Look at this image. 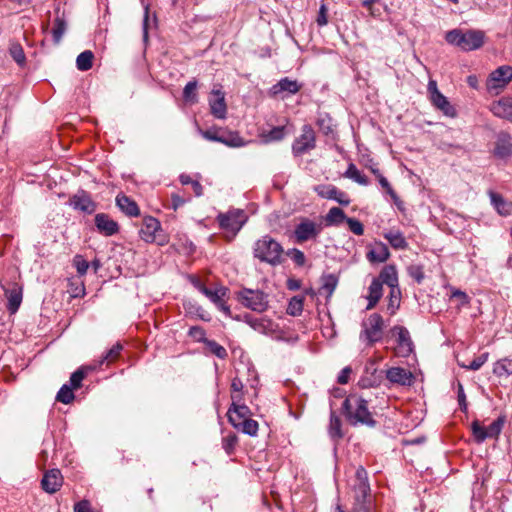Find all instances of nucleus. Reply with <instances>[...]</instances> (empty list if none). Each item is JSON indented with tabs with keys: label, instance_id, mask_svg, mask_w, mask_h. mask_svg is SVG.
<instances>
[{
	"label": "nucleus",
	"instance_id": "obj_1",
	"mask_svg": "<svg viewBox=\"0 0 512 512\" xmlns=\"http://www.w3.org/2000/svg\"><path fill=\"white\" fill-rule=\"evenodd\" d=\"M351 494L354 499L351 512H375L371 501L368 474L362 466L356 469L351 484ZM338 512L343 511L339 510Z\"/></svg>",
	"mask_w": 512,
	"mask_h": 512
},
{
	"label": "nucleus",
	"instance_id": "obj_2",
	"mask_svg": "<svg viewBox=\"0 0 512 512\" xmlns=\"http://www.w3.org/2000/svg\"><path fill=\"white\" fill-rule=\"evenodd\" d=\"M253 253L255 258L272 266L279 265L284 260L282 245L269 235H265L255 242Z\"/></svg>",
	"mask_w": 512,
	"mask_h": 512
},
{
	"label": "nucleus",
	"instance_id": "obj_3",
	"mask_svg": "<svg viewBox=\"0 0 512 512\" xmlns=\"http://www.w3.org/2000/svg\"><path fill=\"white\" fill-rule=\"evenodd\" d=\"M343 409L348 421L356 425L358 423L374 427L376 422L367 407V401L360 396L351 395L343 402Z\"/></svg>",
	"mask_w": 512,
	"mask_h": 512
},
{
	"label": "nucleus",
	"instance_id": "obj_4",
	"mask_svg": "<svg viewBox=\"0 0 512 512\" xmlns=\"http://www.w3.org/2000/svg\"><path fill=\"white\" fill-rule=\"evenodd\" d=\"M445 39L449 44L455 45L463 51H473L483 46L485 33L481 30L453 29L446 33Z\"/></svg>",
	"mask_w": 512,
	"mask_h": 512
},
{
	"label": "nucleus",
	"instance_id": "obj_5",
	"mask_svg": "<svg viewBox=\"0 0 512 512\" xmlns=\"http://www.w3.org/2000/svg\"><path fill=\"white\" fill-rule=\"evenodd\" d=\"M384 319L378 313H372L361 323L359 340L367 347H372L382 340L384 333Z\"/></svg>",
	"mask_w": 512,
	"mask_h": 512
},
{
	"label": "nucleus",
	"instance_id": "obj_6",
	"mask_svg": "<svg viewBox=\"0 0 512 512\" xmlns=\"http://www.w3.org/2000/svg\"><path fill=\"white\" fill-rule=\"evenodd\" d=\"M236 298L241 305L255 312L262 313L268 308L267 295L261 290L243 288L236 293Z\"/></svg>",
	"mask_w": 512,
	"mask_h": 512
},
{
	"label": "nucleus",
	"instance_id": "obj_7",
	"mask_svg": "<svg viewBox=\"0 0 512 512\" xmlns=\"http://www.w3.org/2000/svg\"><path fill=\"white\" fill-rule=\"evenodd\" d=\"M139 236L146 243H157L158 245L167 243L166 237L162 234L160 222L152 216L144 217Z\"/></svg>",
	"mask_w": 512,
	"mask_h": 512
},
{
	"label": "nucleus",
	"instance_id": "obj_8",
	"mask_svg": "<svg viewBox=\"0 0 512 512\" xmlns=\"http://www.w3.org/2000/svg\"><path fill=\"white\" fill-rule=\"evenodd\" d=\"M505 424V417L500 416L494 420L488 427H483L479 421L475 420L471 424V430L474 439L477 443H482L487 438H498L503 426Z\"/></svg>",
	"mask_w": 512,
	"mask_h": 512
},
{
	"label": "nucleus",
	"instance_id": "obj_9",
	"mask_svg": "<svg viewBox=\"0 0 512 512\" xmlns=\"http://www.w3.org/2000/svg\"><path fill=\"white\" fill-rule=\"evenodd\" d=\"M427 91L429 94V99L432 105L441 111L445 116L455 117L457 115L456 109L449 102L446 96H444L437 87V82L435 80H430L428 82Z\"/></svg>",
	"mask_w": 512,
	"mask_h": 512
},
{
	"label": "nucleus",
	"instance_id": "obj_10",
	"mask_svg": "<svg viewBox=\"0 0 512 512\" xmlns=\"http://www.w3.org/2000/svg\"><path fill=\"white\" fill-rule=\"evenodd\" d=\"M512 81V66L503 65L492 71L486 81L489 91L499 93Z\"/></svg>",
	"mask_w": 512,
	"mask_h": 512
},
{
	"label": "nucleus",
	"instance_id": "obj_11",
	"mask_svg": "<svg viewBox=\"0 0 512 512\" xmlns=\"http://www.w3.org/2000/svg\"><path fill=\"white\" fill-rule=\"evenodd\" d=\"M322 223L314 222L309 218H301L300 222L295 226L294 236L297 243H303L308 240L316 239L321 233Z\"/></svg>",
	"mask_w": 512,
	"mask_h": 512
},
{
	"label": "nucleus",
	"instance_id": "obj_12",
	"mask_svg": "<svg viewBox=\"0 0 512 512\" xmlns=\"http://www.w3.org/2000/svg\"><path fill=\"white\" fill-rule=\"evenodd\" d=\"M391 333L396 337L395 355L398 357H408L414 348L409 331L403 326H394L391 329Z\"/></svg>",
	"mask_w": 512,
	"mask_h": 512
},
{
	"label": "nucleus",
	"instance_id": "obj_13",
	"mask_svg": "<svg viewBox=\"0 0 512 512\" xmlns=\"http://www.w3.org/2000/svg\"><path fill=\"white\" fill-rule=\"evenodd\" d=\"M316 147V134L310 125L302 127V133L292 145L294 155L300 156Z\"/></svg>",
	"mask_w": 512,
	"mask_h": 512
},
{
	"label": "nucleus",
	"instance_id": "obj_14",
	"mask_svg": "<svg viewBox=\"0 0 512 512\" xmlns=\"http://www.w3.org/2000/svg\"><path fill=\"white\" fill-rule=\"evenodd\" d=\"M385 376L390 384L399 386H411L415 380L410 370L398 366L388 368L385 371Z\"/></svg>",
	"mask_w": 512,
	"mask_h": 512
},
{
	"label": "nucleus",
	"instance_id": "obj_15",
	"mask_svg": "<svg viewBox=\"0 0 512 512\" xmlns=\"http://www.w3.org/2000/svg\"><path fill=\"white\" fill-rule=\"evenodd\" d=\"M220 227L235 235L243 226L245 217L242 211H230L218 216Z\"/></svg>",
	"mask_w": 512,
	"mask_h": 512
},
{
	"label": "nucleus",
	"instance_id": "obj_16",
	"mask_svg": "<svg viewBox=\"0 0 512 512\" xmlns=\"http://www.w3.org/2000/svg\"><path fill=\"white\" fill-rule=\"evenodd\" d=\"M314 191L321 198L335 200L343 206H348L351 202L348 195L345 192L338 190L334 185L320 184L314 187Z\"/></svg>",
	"mask_w": 512,
	"mask_h": 512
},
{
	"label": "nucleus",
	"instance_id": "obj_17",
	"mask_svg": "<svg viewBox=\"0 0 512 512\" xmlns=\"http://www.w3.org/2000/svg\"><path fill=\"white\" fill-rule=\"evenodd\" d=\"M63 476L59 469H50L46 471L41 480L42 489L49 493H56L63 485Z\"/></svg>",
	"mask_w": 512,
	"mask_h": 512
},
{
	"label": "nucleus",
	"instance_id": "obj_18",
	"mask_svg": "<svg viewBox=\"0 0 512 512\" xmlns=\"http://www.w3.org/2000/svg\"><path fill=\"white\" fill-rule=\"evenodd\" d=\"M94 221L98 232L105 236H112L119 232L118 223L108 214L98 213L95 215Z\"/></svg>",
	"mask_w": 512,
	"mask_h": 512
},
{
	"label": "nucleus",
	"instance_id": "obj_19",
	"mask_svg": "<svg viewBox=\"0 0 512 512\" xmlns=\"http://www.w3.org/2000/svg\"><path fill=\"white\" fill-rule=\"evenodd\" d=\"M236 402L237 401H233L232 406L227 412V417L233 427L239 429L240 422L249 418L250 409L246 405H239Z\"/></svg>",
	"mask_w": 512,
	"mask_h": 512
},
{
	"label": "nucleus",
	"instance_id": "obj_20",
	"mask_svg": "<svg viewBox=\"0 0 512 512\" xmlns=\"http://www.w3.org/2000/svg\"><path fill=\"white\" fill-rule=\"evenodd\" d=\"M212 94L213 98L209 100L210 111L214 117L223 119L227 113L224 93H222L220 90H214Z\"/></svg>",
	"mask_w": 512,
	"mask_h": 512
},
{
	"label": "nucleus",
	"instance_id": "obj_21",
	"mask_svg": "<svg viewBox=\"0 0 512 512\" xmlns=\"http://www.w3.org/2000/svg\"><path fill=\"white\" fill-rule=\"evenodd\" d=\"M71 205L74 209L80 210L87 214H92L96 210V203L91 197L85 193L80 192L71 198Z\"/></svg>",
	"mask_w": 512,
	"mask_h": 512
},
{
	"label": "nucleus",
	"instance_id": "obj_22",
	"mask_svg": "<svg viewBox=\"0 0 512 512\" xmlns=\"http://www.w3.org/2000/svg\"><path fill=\"white\" fill-rule=\"evenodd\" d=\"M375 360H371V367H366L363 376L359 379V387L366 389L379 386L381 383V376L378 374L377 368L373 367Z\"/></svg>",
	"mask_w": 512,
	"mask_h": 512
},
{
	"label": "nucleus",
	"instance_id": "obj_23",
	"mask_svg": "<svg viewBox=\"0 0 512 512\" xmlns=\"http://www.w3.org/2000/svg\"><path fill=\"white\" fill-rule=\"evenodd\" d=\"M488 195L490 197L491 204L499 215L506 217L512 214L511 201L506 200L501 194L494 191H489Z\"/></svg>",
	"mask_w": 512,
	"mask_h": 512
},
{
	"label": "nucleus",
	"instance_id": "obj_24",
	"mask_svg": "<svg viewBox=\"0 0 512 512\" xmlns=\"http://www.w3.org/2000/svg\"><path fill=\"white\" fill-rule=\"evenodd\" d=\"M116 205L129 217H137L140 215V209L137 203L125 194L117 195Z\"/></svg>",
	"mask_w": 512,
	"mask_h": 512
},
{
	"label": "nucleus",
	"instance_id": "obj_25",
	"mask_svg": "<svg viewBox=\"0 0 512 512\" xmlns=\"http://www.w3.org/2000/svg\"><path fill=\"white\" fill-rule=\"evenodd\" d=\"M5 296L8 300L7 309L14 314L19 309L22 302V289L17 284L5 290Z\"/></svg>",
	"mask_w": 512,
	"mask_h": 512
},
{
	"label": "nucleus",
	"instance_id": "obj_26",
	"mask_svg": "<svg viewBox=\"0 0 512 512\" xmlns=\"http://www.w3.org/2000/svg\"><path fill=\"white\" fill-rule=\"evenodd\" d=\"M491 112L497 117L512 121V98H502L492 103Z\"/></svg>",
	"mask_w": 512,
	"mask_h": 512
},
{
	"label": "nucleus",
	"instance_id": "obj_27",
	"mask_svg": "<svg viewBox=\"0 0 512 512\" xmlns=\"http://www.w3.org/2000/svg\"><path fill=\"white\" fill-rule=\"evenodd\" d=\"M389 256V249L387 245L382 242H376L367 253V259L372 263H383Z\"/></svg>",
	"mask_w": 512,
	"mask_h": 512
},
{
	"label": "nucleus",
	"instance_id": "obj_28",
	"mask_svg": "<svg viewBox=\"0 0 512 512\" xmlns=\"http://www.w3.org/2000/svg\"><path fill=\"white\" fill-rule=\"evenodd\" d=\"M494 153L500 158H506L512 153L511 138L507 133L501 132L497 136Z\"/></svg>",
	"mask_w": 512,
	"mask_h": 512
},
{
	"label": "nucleus",
	"instance_id": "obj_29",
	"mask_svg": "<svg viewBox=\"0 0 512 512\" xmlns=\"http://www.w3.org/2000/svg\"><path fill=\"white\" fill-rule=\"evenodd\" d=\"M300 89L301 85L296 80L285 77L272 87V93L274 95H278L281 92L296 94Z\"/></svg>",
	"mask_w": 512,
	"mask_h": 512
},
{
	"label": "nucleus",
	"instance_id": "obj_30",
	"mask_svg": "<svg viewBox=\"0 0 512 512\" xmlns=\"http://www.w3.org/2000/svg\"><path fill=\"white\" fill-rule=\"evenodd\" d=\"M195 287L203 293L211 302L215 305L220 302V300L226 295L227 289L224 287H219L215 290H212L205 285H203L200 281L194 282Z\"/></svg>",
	"mask_w": 512,
	"mask_h": 512
},
{
	"label": "nucleus",
	"instance_id": "obj_31",
	"mask_svg": "<svg viewBox=\"0 0 512 512\" xmlns=\"http://www.w3.org/2000/svg\"><path fill=\"white\" fill-rule=\"evenodd\" d=\"M377 279L380 280L381 284H387L391 289L398 288L397 271L392 265L385 266Z\"/></svg>",
	"mask_w": 512,
	"mask_h": 512
},
{
	"label": "nucleus",
	"instance_id": "obj_32",
	"mask_svg": "<svg viewBox=\"0 0 512 512\" xmlns=\"http://www.w3.org/2000/svg\"><path fill=\"white\" fill-rule=\"evenodd\" d=\"M381 297H382V284H381L380 280L375 278L372 280V282L369 286V295L367 297L369 302L367 305V309L368 310L373 309Z\"/></svg>",
	"mask_w": 512,
	"mask_h": 512
},
{
	"label": "nucleus",
	"instance_id": "obj_33",
	"mask_svg": "<svg viewBox=\"0 0 512 512\" xmlns=\"http://www.w3.org/2000/svg\"><path fill=\"white\" fill-rule=\"evenodd\" d=\"M384 237L394 249L404 250L408 248V243L404 235L399 231L391 230L385 233Z\"/></svg>",
	"mask_w": 512,
	"mask_h": 512
},
{
	"label": "nucleus",
	"instance_id": "obj_34",
	"mask_svg": "<svg viewBox=\"0 0 512 512\" xmlns=\"http://www.w3.org/2000/svg\"><path fill=\"white\" fill-rule=\"evenodd\" d=\"M346 219L344 211L339 207H332L325 216L327 226L339 225L343 221H346Z\"/></svg>",
	"mask_w": 512,
	"mask_h": 512
},
{
	"label": "nucleus",
	"instance_id": "obj_35",
	"mask_svg": "<svg viewBox=\"0 0 512 512\" xmlns=\"http://www.w3.org/2000/svg\"><path fill=\"white\" fill-rule=\"evenodd\" d=\"M220 143H223L229 147H241L245 145V141L237 132H221Z\"/></svg>",
	"mask_w": 512,
	"mask_h": 512
},
{
	"label": "nucleus",
	"instance_id": "obj_36",
	"mask_svg": "<svg viewBox=\"0 0 512 512\" xmlns=\"http://www.w3.org/2000/svg\"><path fill=\"white\" fill-rule=\"evenodd\" d=\"M316 123L320 131H322L325 135L334 134L335 125L333 124L332 118L328 114H319Z\"/></svg>",
	"mask_w": 512,
	"mask_h": 512
},
{
	"label": "nucleus",
	"instance_id": "obj_37",
	"mask_svg": "<svg viewBox=\"0 0 512 512\" xmlns=\"http://www.w3.org/2000/svg\"><path fill=\"white\" fill-rule=\"evenodd\" d=\"M94 55L90 50L83 51L76 59L77 68L80 71H87L93 66Z\"/></svg>",
	"mask_w": 512,
	"mask_h": 512
},
{
	"label": "nucleus",
	"instance_id": "obj_38",
	"mask_svg": "<svg viewBox=\"0 0 512 512\" xmlns=\"http://www.w3.org/2000/svg\"><path fill=\"white\" fill-rule=\"evenodd\" d=\"M92 367L82 366L77 369L74 373H72L70 377V384L73 389H78L82 385L83 379L87 376V374L92 371Z\"/></svg>",
	"mask_w": 512,
	"mask_h": 512
},
{
	"label": "nucleus",
	"instance_id": "obj_39",
	"mask_svg": "<svg viewBox=\"0 0 512 512\" xmlns=\"http://www.w3.org/2000/svg\"><path fill=\"white\" fill-rule=\"evenodd\" d=\"M342 422L341 419L335 414V412H331L330 415V424H329V434L334 439H340L343 437L342 433Z\"/></svg>",
	"mask_w": 512,
	"mask_h": 512
},
{
	"label": "nucleus",
	"instance_id": "obj_40",
	"mask_svg": "<svg viewBox=\"0 0 512 512\" xmlns=\"http://www.w3.org/2000/svg\"><path fill=\"white\" fill-rule=\"evenodd\" d=\"M305 298L303 296H294L290 299L287 306V314L291 316H299L303 311Z\"/></svg>",
	"mask_w": 512,
	"mask_h": 512
},
{
	"label": "nucleus",
	"instance_id": "obj_41",
	"mask_svg": "<svg viewBox=\"0 0 512 512\" xmlns=\"http://www.w3.org/2000/svg\"><path fill=\"white\" fill-rule=\"evenodd\" d=\"M286 135L285 126H277L266 133H262L261 137L265 143L280 141Z\"/></svg>",
	"mask_w": 512,
	"mask_h": 512
},
{
	"label": "nucleus",
	"instance_id": "obj_42",
	"mask_svg": "<svg viewBox=\"0 0 512 512\" xmlns=\"http://www.w3.org/2000/svg\"><path fill=\"white\" fill-rule=\"evenodd\" d=\"M9 54L11 55V57L17 64H19V65L25 64L26 56H25L22 46L19 43H17V42L10 43Z\"/></svg>",
	"mask_w": 512,
	"mask_h": 512
},
{
	"label": "nucleus",
	"instance_id": "obj_43",
	"mask_svg": "<svg viewBox=\"0 0 512 512\" xmlns=\"http://www.w3.org/2000/svg\"><path fill=\"white\" fill-rule=\"evenodd\" d=\"M66 31V21L63 17L57 16L54 20V27L52 30L53 39L56 44L61 41L62 36Z\"/></svg>",
	"mask_w": 512,
	"mask_h": 512
},
{
	"label": "nucleus",
	"instance_id": "obj_44",
	"mask_svg": "<svg viewBox=\"0 0 512 512\" xmlns=\"http://www.w3.org/2000/svg\"><path fill=\"white\" fill-rule=\"evenodd\" d=\"M344 176L354 180L355 182L361 185L368 184L367 177L363 175L354 164H350L348 166V169L346 170Z\"/></svg>",
	"mask_w": 512,
	"mask_h": 512
},
{
	"label": "nucleus",
	"instance_id": "obj_45",
	"mask_svg": "<svg viewBox=\"0 0 512 512\" xmlns=\"http://www.w3.org/2000/svg\"><path fill=\"white\" fill-rule=\"evenodd\" d=\"M123 350V345L121 343H116L115 345H113L111 347V349H109L106 354L103 356L102 360H101V364L103 363H107V365L115 362L120 354H121V351Z\"/></svg>",
	"mask_w": 512,
	"mask_h": 512
},
{
	"label": "nucleus",
	"instance_id": "obj_46",
	"mask_svg": "<svg viewBox=\"0 0 512 512\" xmlns=\"http://www.w3.org/2000/svg\"><path fill=\"white\" fill-rule=\"evenodd\" d=\"M73 388L67 384L63 385L57 393L56 399L64 404H69L74 400Z\"/></svg>",
	"mask_w": 512,
	"mask_h": 512
},
{
	"label": "nucleus",
	"instance_id": "obj_47",
	"mask_svg": "<svg viewBox=\"0 0 512 512\" xmlns=\"http://www.w3.org/2000/svg\"><path fill=\"white\" fill-rule=\"evenodd\" d=\"M205 345L212 354L220 359H225L228 356L227 350L214 340H208Z\"/></svg>",
	"mask_w": 512,
	"mask_h": 512
},
{
	"label": "nucleus",
	"instance_id": "obj_48",
	"mask_svg": "<svg viewBox=\"0 0 512 512\" xmlns=\"http://www.w3.org/2000/svg\"><path fill=\"white\" fill-rule=\"evenodd\" d=\"M238 430H241L243 433L250 436H255L258 432V422L248 418L240 422V428Z\"/></svg>",
	"mask_w": 512,
	"mask_h": 512
},
{
	"label": "nucleus",
	"instance_id": "obj_49",
	"mask_svg": "<svg viewBox=\"0 0 512 512\" xmlns=\"http://www.w3.org/2000/svg\"><path fill=\"white\" fill-rule=\"evenodd\" d=\"M196 89H197V82L196 81H190L188 82L183 90V97L186 101L195 103L197 102V95H196Z\"/></svg>",
	"mask_w": 512,
	"mask_h": 512
},
{
	"label": "nucleus",
	"instance_id": "obj_50",
	"mask_svg": "<svg viewBox=\"0 0 512 512\" xmlns=\"http://www.w3.org/2000/svg\"><path fill=\"white\" fill-rule=\"evenodd\" d=\"M238 438L235 434H229L222 440V447L227 454H232L237 445Z\"/></svg>",
	"mask_w": 512,
	"mask_h": 512
},
{
	"label": "nucleus",
	"instance_id": "obj_51",
	"mask_svg": "<svg viewBox=\"0 0 512 512\" xmlns=\"http://www.w3.org/2000/svg\"><path fill=\"white\" fill-rule=\"evenodd\" d=\"M188 335L196 342H202L205 344L208 341L205 330L200 326H192L189 329Z\"/></svg>",
	"mask_w": 512,
	"mask_h": 512
},
{
	"label": "nucleus",
	"instance_id": "obj_52",
	"mask_svg": "<svg viewBox=\"0 0 512 512\" xmlns=\"http://www.w3.org/2000/svg\"><path fill=\"white\" fill-rule=\"evenodd\" d=\"M337 278L330 274L324 278V283L321 290L327 293V296H331L337 286Z\"/></svg>",
	"mask_w": 512,
	"mask_h": 512
},
{
	"label": "nucleus",
	"instance_id": "obj_53",
	"mask_svg": "<svg viewBox=\"0 0 512 512\" xmlns=\"http://www.w3.org/2000/svg\"><path fill=\"white\" fill-rule=\"evenodd\" d=\"M73 265L75 266L77 273L80 276H83L87 273L89 268V263L86 261L81 255H76L73 258Z\"/></svg>",
	"mask_w": 512,
	"mask_h": 512
},
{
	"label": "nucleus",
	"instance_id": "obj_54",
	"mask_svg": "<svg viewBox=\"0 0 512 512\" xmlns=\"http://www.w3.org/2000/svg\"><path fill=\"white\" fill-rule=\"evenodd\" d=\"M400 302V290L393 288L390 291L388 309L391 310V314L395 313V310L399 307Z\"/></svg>",
	"mask_w": 512,
	"mask_h": 512
},
{
	"label": "nucleus",
	"instance_id": "obj_55",
	"mask_svg": "<svg viewBox=\"0 0 512 512\" xmlns=\"http://www.w3.org/2000/svg\"><path fill=\"white\" fill-rule=\"evenodd\" d=\"M346 223L352 233L355 235L361 236L364 233V227L363 224L354 218H347Z\"/></svg>",
	"mask_w": 512,
	"mask_h": 512
},
{
	"label": "nucleus",
	"instance_id": "obj_56",
	"mask_svg": "<svg viewBox=\"0 0 512 512\" xmlns=\"http://www.w3.org/2000/svg\"><path fill=\"white\" fill-rule=\"evenodd\" d=\"M488 356V353H483L474 360H472L469 365L462 364V367L476 371L480 369L482 365L488 360Z\"/></svg>",
	"mask_w": 512,
	"mask_h": 512
},
{
	"label": "nucleus",
	"instance_id": "obj_57",
	"mask_svg": "<svg viewBox=\"0 0 512 512\" xmlns=\"http://www.w3.org/2000/svg\"><path fill=\"white\" fill-rule=\"evenodd\" d=\"M408 274L417 282L421 283L424 279V270L420 265H410L408 267Z\"/></svg>",
	"mask_w": 512,
	"mask_h": 512
},
{
	"label": "nucleus",
	"instance_id": "obj_58",
	"mask_svg": "<svg viewBox=\"0 0 512 512\" xmlns=\"http://www.w3.org/2000/svg\"><path fill=\"white\" fill-rule=\"evenodd\" d=\"M287 254L292 258V260L298 265L303 266L306 262V257L304 253L297 249L293 248L287 252Z\"/></svg>",
	"mask_w": 512,
	"mask_h": 512
},
{
	"label": "nucleus",
	"instance_id": "obj_59",
	"mask_svg": "<svg viewBox=\"0 0 512 512\" xmlns=\"http://www.w3.org/2000/svg\"><path fill=\"white\" fill-rule=\"evenodd\" d=\"M243 388V384L239 379H234L231 384L232 395L231 398L233 401H239L241 398L240 392Z\"/></svg>",
	"mask_w": 512,
	"mask_h": 512
},
{
	"label": "nucleus",
	"instance_id": "obj_60",
	"mask_svg": "<svg viewBox=\"0 0 512 512\" xmlns=\"http://www.w3.org/2000/svg\"><path fill=\"white\" fill-rule=\"evenodd\" d=\"M451 299H456L458 301V306H464L469 303L467 294L460 290H454L451 294Z\"/></svg>",
	"mask_w": 512,
	"mask_h": 512
},
{
	"label": "nucleus",
	"instance_id": "obj_61",
	"mask_svg": "<svg viewBox=\"0 0 512 512\" xmlns=\"http://www.w3.org/2000/svg\"><path fill=\"white\" fill-rule=\"evenodd\" d=\"M74 512H97L87 500H81L74 505Z\"/></svg>",
	"mask_w": 512,
	"mask_h": 512
},
{
	"label": "nucleus",
	"instance_id": "obj_62",
	"mask_svg": "<svg viewBox=\"0 0 512 512\" xmlns=\"http://www.w3.org/2000/svg\"><path fill=\"white\" fill-rule=\"evenodd\" d=\"M373 173L376 175L381 187L385 189L389 195L394 192L388 180L378 170H373Z\"/></svg>",
	"mask_w": 512,
	"mask_h": 512
},
{
	"label": "nucleus",
	"instance_id": "obj_63",
	"mask_svg": "<svg viewBox=\"0 0 512 512\" xmlns=\"http://www.w3.org/2000/svg\"><path fill=\"white\" fill-rule=\"evenodd\" d=\"M187 201L188 199L180 196L179 194L174 193L171 195V207L174 211L182 207Z\"/></svg>",
	"mask_w": 512,
	"mask_h": 512
},
{
	"label": "nucleus",
	"instance_id": "obj_64",
	"mask_svg": "<svg viewBox=\"0 0 512 512\" xmlns=\"http://www.w3.org/2000/svg\"><path fill=\"white\" fill-rule=\"evenodd\" d=\"M316 22L319 26H325L328 23L327 7L325 4L320 6Z\"/></svg>",
	"mask_w": 512,
	"mask_h": 512
}]
</instances>
